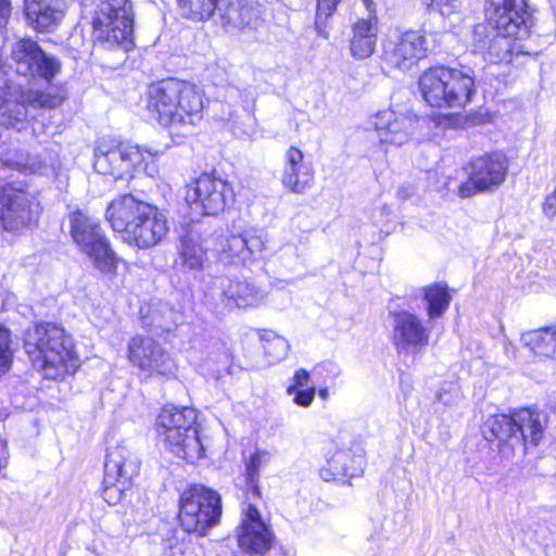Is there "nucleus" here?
Listing matches in <instances>:
<instances>
[{"instance_id":"f257e3e1","label":"nucleus","mask_w":556,"mask_h":556,"mask_svg":"<svg viewBox=\"0 0 556 556\" xmlns=\"http://www.w3.org/2000/svg\"><path fill=\"white\" fill-rule=\"evenodd\" d=\"M147 108L159 124L180 131L202 118L203 94L192 84L167 78L149 87Z\"/></svg>"},{"instance_id":"f03ea898","label":"nucleus","mask_w":556,"mask_h":556,"mask_svg":"<svg viewBox=\"0 0 556 556\" xmlns=\"http://www.w3.org/2000/svg\"><path fill=\"white\" fill-rule=\"evenodd\" d=\"M106 218L125 242L139 249L155 247L168 232L167 219L157 207L131 194L113 200L106 208Z\"/></svg>"},{"instance_id":"7ed1b4c3","label":"nucleus","mask_w":556,"mask_h":556,"mask_svg":"<svg viewBox=\"0 0 556 556\" xmlns=\"http://www.w3.org/2000/svg\"><path fill=\"white\" fill-rule=\"evenodd\" d=\"M24 350L35 369L46 379H59L74 374L78 358L73 338L52 323L37 324L24 333Z\"/></svg>"},{"instance_id":"20e7f679","label":"nucleus","mask_w":556,"mask_h":556,"mask_svg":"<svg viewBox=\"0 0 556 556\" xmlns=\"http://www.w3.org/2000/svg\"><path fill=\"white\" fill-rule=\"evenodd\" d=\"M547 425L543 412L521 408L510 415L490 416L482 426V435L490 443H496L505 457L513 455L516 447L536 446Z\"/></svg>"},{"instance_id":"39448f33","label":"nucleus","mask_w":556,"mask_h":556,"mask_svg":"<svg viewBox=\"0 0 556 556\" xmlns=\"http://www.w3.org/2000/svg\"><path fill=\"white\" fill-rule=\"evenodd\" d=\"M471 68L433 66L424 72L418 85L424 100L432 108L463 109L477 92Z\"/></svg>"},{"instance_id":"423d86ee","label":"nucleus","mask_w":556,"mask_h":556,"mask_svg":"<svg viewBox=\"0 0 556 556\" xmlns=\"http://www.w3.org/2000/svg\"><path fill=\"white\" fill-rule=\"evenodd\" d=\"M195 421L193 408L174 405L164 406L156 419L159 435L166 447L177 457L191 463L204 455Z\"/></svg>"},{"instance_id":"0eeeda50","label":"nucleus","mask_w":556,"mask_h":556,"mask_svg":"<svg viewBox=\"0 0 556 556\" xmlns=\"http://www.w3.org/2000/svg\"><path fill=\"white\" fill-rule=\"evenodd\" d=\"M134 10L129 0H103L92 17V40L104 50L121 48L128 51L132 46Z\"/></svg>"},{"instance_id":"6e6552de","label":"nucleus","mask_w":556,"mask_h":556,"mask_svg":"<svg viewBox=\"0 0 556 556\" xmlns=\"http://www.w3.org/2000/svg\"><path fill=\"white\" fill-rule=\"evenodd\" d=\"M222 497L202 484L187 488L179 498V521L188 533L204 536L216 527L222 517Z\"/></svg>"},{"instance_id":"1a4fd4ad","label":"nucleus","mask_w":556,"mask_h":556,"mask_svg":"<svg viewBox=\"0 0 556 556\" xmlns=\"http://www.w3.org/2000/svg\"><path fill=\"white\" fill-rule=\"evenodd\" d=\"M68 219L71 236L79 250L92 260L101 273H114L119 258L112 250L100 222L80 210L71 213Z\"/></svg>"},{"instance_id":"9d476101","label":"nucleus","mask_w":556,"mask_h":556,"mask_svg":"<svg viewBox=\"0 0 556 556\" xmlns=\"http://www.w3.org/2000/svg\"><path fill=\"white\" fill-rule=\"evenodd\" d=\"M66 97L63 88L20 90L14 98L11 94L0 103V125L21 131L29 118H35L33 111L54 110L63 104Z\"/></svg>"},{"instance_id":"9b49d317","label":"nucleus","mask_w":556,"mask_h":556,"mask_svg":"<svg viewBox=\"0 0 556 556\" xmlns=\"http://www.w3.org/2000/svg\"><path fill=\"white\" fill-rule=\"evenodd\" d=\"M266 292L253 281L216 277L204 292L205 305L216 314L233 308L255 307L263 303Z\"/></svg>"},{"instance_id":"f8f14e48","label":"nucleus","mask_w":556,"mask_h":556,"mask_svg":"<svg viewBox=\"0 0 556 556\" xmlns=\"http://www.w3.org/2000/svg\"><path fill=\"white\" fill-rule=\"evenodd\" d=\"M140 462L125 445L108 448L104 462L102 497L109 505H116L130 489L132 479L138 476Z\"/></svg>"},{"instance_id":"ddd939ff","label":"nucleus","mask_w":556,"mask_h":556,"mask_svg":"<svg viewBox=\"0 0 556 556\" xmlns=\"http://www.w3.org/2000/svg\"><path fill=\"white\" fill-rule=\"evenodd\" d=\"M235 200L231 185L215 173H204L197 178L186 193L190 208L205 216L223 213Z\"/></svg>"},{"instance_id":"4468645a","label":"nucleus","mask_w":556,"mask_h":556,"mask_svg":"<svg viewBox=\"0 0 556 556\" xmlns=\"http://www.w3.org/2000/svg\"><path fill=\"white\" fill-rule=\"evenodd\" d=\"M10 59L17 75L28 80L51 81L62 68L58 56L47 53L37 41L23 38L11 47Z\"/></svg>"},{"instance_id":"2eb2a0df","label":"nucleus","mask_w":556,"mask_h":556,"mask_svg":"<svg viewBox=\"0 0 556 556\" xmlns=\"http://www.w3.org/2000/svg\"><path fill=\"white\" fill-rule=\"evenodd\" d=\"M509 162L501 152L485 153L472 159L466 166L468 180L458 188L460 198L492 192L506 179Z\"/></svg>"},{"instance_id":"dca6fc26","label":"nucleus","mask_w":556,"mask_h":556,"mask_svg":"<svg viewBox=\"0 0 556 556\" xmlns=\"http://www.w3.org/2000/svg\"><path fill=\"white\" fill-rule=\"evenodd\" d=\"M534 9L528 0H485V21L505 35L525 39L533 26Z\"/></svg>"},{"instance_id":"f3484780","label":"nucleus","mask_w":556,"mask_h":556,"mask_svg":"<svg viewBox=\"0 0 556 556\" xmlns=\"http://www.w3.org/2000/svg\"><path fill=\"white\" fill-rule=\"evenodd\" d=\"M391 340L399 354H417L429 344L430 330L415 313L403 307H389Z\"/></svg>"},{"instance_id":"a211bd4d","label":"nucleus","mask_w":556,"mask_h":556,"mask_svg":"<svg viewBox=\"0 0 556 556\" xmlns=\"http://www.w3.org/2000/svg\"><path fill=\"white\" fill-rule=\"evenodd\" d=\"M427 39L421 30L395 31L382 41V61L390 67L408 71L426 56Z\"/></svg>"},{"instance_id":"6ab92c4d","label":"nucleus","mask_w":556,"mask_h":556,"mask_svg":"<svg viewBox=\"0 0 556 556\" xmlns=\"http://www.w3.org/2000/svg\"><path fill=\"white\" fill-rule=\"evenodd\" d=\"M128 356L132 365L151 376H172L176 369L169 353L150 337H134L128 343Z\"/></svg>"},{"instance_id":"aec40b11","label":"nucleus","mask_w":556,"mask_h":556,"mask_svg":"<svg viewBox=\"0 0 556 556\" xmlns=\"http://www.w3.org/2000/svg\"><path fill=\"white\" fill-rule=\"evenodd\" d=\"M236 536L242 551L255 554L268 552L275 541L270 526L264 521L260 510L252 504L242 509V518L237 527Z\"/></svg>"},{"instance_id":"412c9836","label":"nucleus","mask_w":556,"mask_h":556,"mask_svg":"<svg viewBox=\"0 0 556 556\" xmlns=\"http://www.w3.org/2000/svg\"><path fill=\"white\" fill-rule=\"evenodd\" d=\"M25 184L10 181L0 185V219L7 230L16 231L34 219L30 202L25 193Z\"/></svg>"},{"instance_id":"4be33fe9","label":"nucleus","mask_w":556,"mask_h":556,"mask_svg":"<svg viewBox=\"0 0 556 556\" xmlns=\"http://www.w3.org/2000/svg\"><path fill=\"white\" fill-rule=\"evenodd\" d=\"M217 20L224 28L231 30L257 29L263 24L261 4L254 0H219Z\"/></svg>"},{"instance_id":"5701e85b","label":"nucleus","mask_w":556,"mask_h":556,"mask_svg":"<svg viewBox=\"0 0 556 556\" xmlns=\"http://www.w3.org/2000/svg\"><path fill=\"white\" fill-rule=\"evenodd\" d=\"M313 180L312 166L304 162L303 152L294 146L289 147L283 157L281 185L292 193L304 194Z\"/></svg>"},{"instance_id":"b1692460","label":"nucleus","mask_w":556,"mask_h":556,"mask_svg":"<svg viewBox=\"0 0 556 556\" xmlns=\"http://www.w3.org/2000/svg\"><path fill=\"white\" fill-rule=\"evenodd\" d=\"M374 125L381 143L401 147L408 141L414 122L393 110H386L376 115Z\"/></svg>"},{"instance_id":"393cba45","label":"nucleus","mask_w":556,"mask_h":556,"mask_svg":"<svg viewBox=\"0 0 556 556\" xmlns=\"http://www.w3.org/2000/svg\"><path fill=\"white\" fill-rule=\"evenodd\" d=\"M65 9V0L25 1L27 21L40 33L52 31L63 20Z\"/></svg>"},{"instance_id":"a878e982","label":"nucleus","mask_w":556,"mask_h":556,"mask_svg":"<svg viewBox=\"0 0 556 556\" xmlns=\"http://www.w3.org/2000/svg\"><path fill=\"white\" fill-rule=\"evenodd\" d=\"M212 239L193 226L181 238L179 256L184 267L201 270L207 261V252L212 251Z\"/></svg>"},{"instance_id":"bb28decb","label":"nucleus","mask_w":556,"mask_h":556,"mask_svg":"<svg viewBox=\"0 0 556 556\" xmlns=\"http://www.w3.org/2000/svg\"><path fill=\"white\" fill-rule=\"evenodd\" d=\"M363 451L351 448L339 450L327 460V466L320 471L324 480L329 481L338 477H358L364 470Z\"/></svg>"},{"instance_id":"cd10ccee","label":"nucleus","mask_w":556,"mask_h":556,"mask_svg":"<svg viewBox=\"0 0 556 556\" xmlns=\"http://www.w3.org/2000/svg\"><path fill=\"white\" fill-rule=\"evenodd\" d=\"M144 155L138 146L119 144V154L115 161L112 172L114 179L131 178L134 172L144 170L149 176H153L154 168L147 163L148 157L153 160L157 153L147 150Z\"/></svg>"},{"instance_id":"c85d7f7f","label":"nucleus","mask_w":556,"mask_h":556,"mask_svg":"<svg viewBox=\"0 0 556 556\" xmlns=\"http://www.w3.org/2000/svg\"><path fill=\"white\" fill-rule=\"evenodd\" d=\"M378 39V25L375 17L371 20H358L352 27L350 39V52L356 60H366L376 50Z\"/></svg>"},{"instance_id":"c756f323","label":"nucleus","mask_w":556,"mask_h":556,"mask_svg":"<svg viewBox=\"0 0 556 556\" xmlns=\"http://www.w3.org/2000/svg\"><path fill=\"white\" fill-rule=\"evenodd\" d=\"M210 237L212 239V252L215 253L218 262L230 265L247 261V243H244L241 233L227 232Z\"/></svg>"},{"instance_id":"7c9ffc66","label":"nucleus","mask_w":556,"mask_h":556,"mask_svg":"<svg viewBox=\"0 0 556 556\" xmlns=\"http://www.w3.org/2000/svg\"><path fill=\"white\" fill-rule=\"evenodd\" d=\"M413 296H422L427 303V315L429 319L441 317L448 308L452 296L448 293L446 283L435 282L433 285L418 288L413 291Z\"/></svg>"},{"instance_id":"2f4dec72","label":"nucleus","mask_w":556,"mask_h":556,"mask_svg":"<svg viewBox=\"0 0 556 556\" xmlns=\"http://www.w3.org/2000/svg\"><path fill=\"white\" fill-rule=\"evenodd\" d=\"M525 341L535 355L556 359V327L531 331Z\"/></svg>"},{"instance_id":"473e14b6","label":"nucleus","mask_w":556,"mask_h":556,"mask_svg":"<svg viewBox=\"0 0 556 556\" xmlns=\"http://www.w3.org/2000/svg\"><path fill=\"white\" fill-rule=\"evenodd\" d=\"M515 36L505 35L500 31L496 40L493 42V48L482 56L484 61L493 64H509L513 62L516 47Z\"/></svg>"},{"instance_id":"72a5a7b5","label":"nucleus","mask_w":556,"mask_h":556,"mask_svg":"<svg viewBox=\"0 0 556 556\" xmlns=\"http://www.w3.org/2000/svg\"><path fill=\"white\" fill-rule=\"evenodd\" d=\"M219 0H179L181 15L192 21L217 17Z\"/></svg>"},{"instance_id":"f704fd0d","label":"nucleus","mask_w":556,"mask_h":556,"mask_svg":"<svg viewBox=\"0 0 556 556\" xmlns=\"http://www.w3.org/2000/svg\"><path fill=\"white\" fill-rule=\"evenodd\" d=\"M119 154V144L102 140L94 149L93 167L101 175L112 176L115 161Z\"/></svg>"},{"instance_id":"c9c22d12","label":"nucleus","mask_w":556,"mask_h":556,"mask_svg":"<svg viewBox=\"0 0 556 556\" xmlns=\"http://www.w3.org/2000/svg\"><path fill=\"white\" fill-rule=\"evenodd\" d=\"M500 30L493 27L490 23L477 24L471 34L470 49L472 53L481 54L482 56L493 48V42L496 40Z\"/></svg>"},{"instance_id":"e433bc0d","label":"nucleus","mask_w":556,"mask_h":556,"mask_svg":"<svg viewBox=\"0 0 556 556\" xmlns=\"http://www.w3.org/2000/svg\"><path fill=\"white\" fill-rule=\"evenodd\" d=\"M271 456L267 451H256L245 463L247 484L252 489L254 496L260 495L258 477L261 467L267 465Z\"/></svg>"},{"instance_id":"4c0bfd02","label":"nucleus","mask_w":556,"mask_h":556,"mask_svg":"<svg viewBox=\"0 0 556 556\" xmlns=\"http://www.w3.org/2000/svg\"><path fill=\"white\" fill-rule=\"evenodd\" d=\"M262 343L264 354L266 355L269 364L278 363L285 359L286 356L288 355V341L274 332H266L265 334H263Z\"/></svg>"},{"instance_id":"58836bf2","label":"nucleus","mask_w":556,"mask_h":556,"mask_svg":"<svg viewBox=\"0 0 556 556\" xmlns=\"http://www.w3.org/2000/svg\"><path fill=\"white\" fill-rule=\"evenodd\" d=\"M341 0H317L315 14V30L325 38H329V20L337 11Z\"/></svg>"},{"instance_id":"ea45409f","label":"nucleus","mask_w":556,"mask_h":556,"mask_svg":"<svg viewBox=\"0 0 556 556\" xmlns=\"http://www.w3.org/2000/svg\"><path fill=\"white\" fill-rule=\"evenodd\" d=\"M13 351L11 349L10 330L0 325V370L7 371L12 363Z\"/></svg>"},{"instance_id":"a19ab883","label":"nucleus","mask_w":556,"mask_h":556,"mask_svg":"<svg viewBox=\"0 0 556 556\" xmlns=\"http://www.w3.org/2000/svg\"><path fill=\"white\" fill-rule=\"evenodd\" d=\"M287 394L293 396V403L298 406L308 407L315 399L316 389L314 387L296 389V386H289Z\"/></svg>"},{"instance_id":"79ce46f5","label":"nucleus","mask_w":556,"mask_h":556,"mask_svg":"<svg viewBox=\"0 0 556 556\" xmlns=\"http://www.w3.org/2000/svg\"><path fill=\"white\" fill-rule=\"evenodd\" d=\"M179 314L173 309L167 303L160 305V329L162 331H170L178 323Z\"/></svg>"},{"instance_id":"37998d69","label":"nucleus","mask_w":556,"mask_h":556,"mask_svg":"<svg viewBox=\"0 0 556 556\" xmlns=\"http://www.w3.org/2000/svg\"><path fill=\"white\" fill-rule=\"evenodd\" d=\"M437 401L445 406L454 405L459 397L458 387L452 383H445L437 392Z\"/></svg>"},{"instance_id":"c03bdc74","label":"nucleus","mask_w":556,"mask_h":556,"mask_svg":"<svg viewBox=\"0 0 556 556\" xmlns=\"http://www.w3.org/2000/svg\"><path fill=\"white\" fill-rule=\"evenodd\" d=\"M243 236L244 243H247V260L251 256L262 253L264 249V241L260 236L252 235L249 232L241 233Z\"/></svg>"},{"instance_id":"a18cd8bd","label":"nucleus","mask_w":556,"mask_h":556,"mask_svg":"<svg viewBox=\"0 0 556 556\" xmlns=\"http://www.w3.org/2000/svg\"><path fill=\"white\" fill-rule=\"evenodd\" d=\"M424 2L439 8L442 14H448L457 7L458 0H424Z\"/></svg>"},{"instance_id":"49530a36","label":"nucleus","mask_w":556,"mask_h":556,"mask_svg":"<svg viewBox=\"0 0 556 556\" xmlns=\"http://www.w3.org/2000/svg\"><path fill=\"white\" fill-rule=\"evenodd\" d=\"M542 208H543L544 215L548 219H552L553 217L556 216V188L554 189V191L551 194H548L545 198Z\"/></svg>"},{"instance_id":"de8ad7c7","label":"nucleus","mask_w":556,"mask_h":556,"mask_svg":"<svg viewBox=\"0 0 556 556\" xmlns=\"http://www.w3.org/2000/svg\"><path fill=\"white\" fill-rule=\"evenodd\" d=\"M309 381V372L306 369H299L294 372L293 383L291 386H296V389L306 388Z\"/></svg>"},{"instance_id":"09e8293b","label":"nucleus","mask_w":556,"mask_h":556,"mask_svg":"<svg viewBox=\"0 0 556 556\" xmlns=\"http://www.w3.org/2000/svg\"><path fill=\"white\" fill-rule=\"evenodd\" d=\"M222 357L225 365V378L227 376H235L239 372H242V368L240 366H235L231 364V355L227 350H225V353Z\"/></svg>"},{"instance_id":"8fccbe9b","label":"nucleus","mask_w":556,"mask_h":556,"mask_svg":"<svg viewBox=\"0 0 556 556\" xmlns=\"http://www.w3.org/2000/svg\"><path fill=\"white\" fill-rule=\"evenodd\" d=\"M11 0H0V28L5 27L11 15Z\"/></svg>"},{"instance_id":"3c124183","label":"nucleus","mask_w":556,"mask_h":556,"mask_svg":"<svg viewBox=\"0 0 556 556\" xmlns=\"http://www.w3.org/2000/svg\"><path fill=\"white\" fill-rule=\"evenodd\" d=\"M363 2L368 12V17H366L365 20H371L374 16L375 21H376V25H378V17H377V13H376V3L372 0H364Z\"/></svg>"},{"instance_id":"603ef678","label":"nucleus","mask_w":556,"mask_h":556,"mask_svg":"<svg viewBox=\"0 0 556 556\" xmlns=\"http://www.w3.org/2000/svg\"><path fill=\"white\" fill-rule=\"evenodd\" d=\"M413 194L410 187H400L397 190V197L402 200L408 199Z\"/></svg>"},{"instance_id":"864d4df0","label":"nucleus","mask_w":556,"mask_h":556,"mask_svg":"<svg viewBox=\"0 0 556 556\" xmlns=\"http://www.w3.org/2000/svg\"><path fill=\"white\" fill-rule=\"evenodd\" d=\"M318 394L319 396L323 399V400H327L328 396H329V392H328V389L324 388V389H320L318 391Z\"/></svg>"},{"instance_id":"5fc2aeb1","label":"nucleus","mask_w":556,"mask_h":556,"mask_svg":"<svg viewBox=\"0 0 556 556\" xmlns=\"http://www.w3.org/2000/svg\"><path fill=\"white\" fill-rule=\"evenodd\" d=\"M212 374H213V376H214L217 380H219V379H222V378L224 377V376H223V372H222V369H214V371H213Z\"/></svg>"}]
</instances>
